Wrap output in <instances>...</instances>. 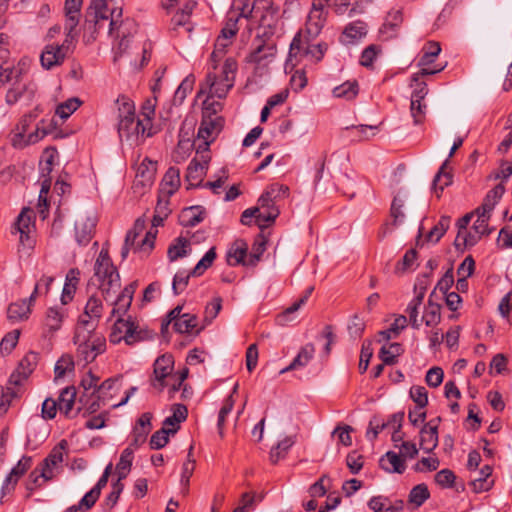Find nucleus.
I'll return each instance as SVG.
<instances>
[{
  "mask_svg": "<svg viewBox=\"0 0 512 512\" xmlns=\"http://www.w3.org/2000/svg\"><path fill=\"white\" fill-rule=\"evenodd\" d=\"M216 258L215 248H210L202 259L197 263L194 269L191 271L192 276H200L203 272L208 269Z\"/></svg>",
  "mask_w": 512,
  "mask_h": 512,
  "instance_id": "nucleus-48",
  "label": "nucleus"
},
{
  "mask_svg": "<svg viewBox=\"0 0 512 512\" xmlns=\"http://www.w3.org/2000/svg\"><path fill=\"white\" fill-rule=\"evenodd\" d=\"M198 320L195 315L184 313L179 319H176L173 328L178 333H193L197 328Z\"/></svg>",
  "mask_w": 512,
  "mask_h": 512,
  "instance_id": "nucleus-37",
  "label": "nucleus"
},
{
  "mask_svg": "<svg viewBox=\"0 0 512 512\" xmlns=\"http://www.w3.org/2000/svg\"><path fill=\"white\" fill-rule=\"evenodd\" d=\"M205 213L202 206L184 208L180 214V223L184 227H194L204 220Z\"/></svg>",
  "mask_w": 512,
  "mask_h": 512,
  "instance_id": "nucleus-25",
  "label": "nucleus"
},
{
  "mask_svg": "<svg viewBox=\"0 0 512 512\" xmlns=\"http://www.w3.org/2000/svg\"><path fill=\"white\" fill-rule=\"evenodd\" d=\"M73 52V45L63 41L62 44H46L40 54V63L43 69L51 70L61 66L68 54Z\"/></svg>",
  "mask_w": 512,
  "mask_h": 512,
  "instance_id": "nucleus-7",
  "label": "nucleus"
},
{
  "mask_svg": "<svg viewBox=\"0 0 512 512\" xmlns=\"http://www.w3.org/2000/svg\"><path fill=\"white\" fill-rule=\"evenodd\" d=\"M118 106V134L121 141L125 140L130 146L143 143L145 137L152 135L144 121L136 119L134 102L127 96L120 95Z\"/></svg>",
  "mask_w": 512,
  "mask_h": 512,
  "instance_id": "nucleus-1",
  "label": "nucleus"
},
{
  "mask_svg": "<svg viewBox=\"0 0 512 512\" xmlns=\"http://www.w3.org/2000/svg\"><path fill=\"white\" fill-rule=\"evenodd\" d=\"M430 496L427 485L418 484L409 493V502L421 506Z\"/></svg>",
  "mask_w": 512,
  "mask_h": 512,
  "instance_id": "nucleus-46",
  "label": "nucleus"
},
{
  "mask_svg": "<svg viewBox=\"0 0 512 512\" xmlns=\"http://www.w3.org/2000/svg\"><path fill=\"white\" fill-rule=\"evenodd\" d=\"M73 342L77 346L78 357L86 363L93 362L106 350V339L96 330L76 327Z\"/></svg>",
  "mask_w": 512,
  "mask_h": 512,
  "instance_id": "nucleus-3",
  "label": "nucleus"
},
{
  "mask_svg": "<svg viewBox=\"0 0 512 512\" xmlns=\"http://www.w3.org/2000/svg\"><path fill=\"white\" fill-rule=\"evenodd\" d=\"M134 455V448L128 446L125 448L120 456L119 462L117 463L116 469L118 473V480H123L127 477L128 472L131 468L133 456Z\"/></svg>",
  "mask_w": 512,
  "mask_h": 512,
  "instance_id": "nucleus-36",
  "label": "nucleus"
},
{
  "mask_svg": "<svg viewBox=\"0 0 512 512\" xmlns=\"http://www.w3.org/2000/svg\"><path fill=\"white\" fill-rule=\"evenodd\" d=\"M328 0H313L312 9L308 15L307 31L310 34H317L325 21L324 6L330 4Z\"/></svg>",
  "mask_w": 512,
  "mask_h": 512,
  "instance_id": "nucleus-17",
  "label": "nucleus"
},
{
  "mask_svg": "<svg viewBox=\"0 0 512 512\" xmlns=\"http://www.w3.org/2000/svg\"><path fill=\"white\" fill-rule=\"evenodd\" d=\"M16 232H35L34 211L29 207H24L17 217L14 224Z\"/></svg>",
  "mask_w": 512,
  "mask_h": 512,
  "instance_id": "nucleus-31",
  "label": "nucleus"
},
{
  "mask_svg": "<svg viewBox=\"0 0 512 512\" xmlns=\"http://www.w3.org/2000/svg\"><path fill=\"white\" fill-rule=\"evenodd\" d=\"M310 42L304 39L300 33L296 34L293 38L288 55V62L292 63V66L297 65L301 60H306L307 44Z\"/></svg>",
  "mask_w": 512,
  "mask_h": 512,
  "instance_id": "nucleus-21",
  "label": "nucleus"
},
{
  "mask_svg": "<svg viewBox=\"0 0 512 512\" xmlns=\"http://www.w3.org/2000/svg\"><path fill=\"white\" fill-rule=\"evenodd\" d=\"M200 154V159L193 158L187 167L185 177L189 187L198 186L202 182L203 177L205 176L206 171L208 169L210 156L208 155V153Z\"/></svg>",
  "mask_w": 512,
  "mask_h": 512,
  "instance_id": "nucleus-12",
  "label": "nucleus"
},
{
  "mask_svg": "<svg viewBox=\"0 0 512 512\" xmlns=\"http://www.w3.org/2000/svg\"><path fill=\"white\" fill-rule=\"evenodd\" d=\"M417 259V251L415 249H409L404 254L401 261H399L395 267L396 273H404L412 267Z\"/></svg>",
  "mask_w": 512,
  "mask_h": 512,
  "instance_id": "nucleus-58",
  "label": "nucleus"
},
{
  "mask_svg": "<svg viewBox=\"0 0 512 512\" xmlns=\"http://www.w3.org/2000/svg\"><path fill=\"white\" fill-rule=\"evenodd\" d=\"M236 71V61L232 58H227L219 77L213 73H208L205 84L201 87L199 94L208 91L210 97H217L219 99L226 97L234 85Z\"/></svg>",
  "mask_w": 512,
  "mask_h": 512,
  "instance_id": "nucleus-4",
  "label": "nucleus"
},
{
  "mask_svg": "<svg viewBox=\"0 0 512 512\" xmlns=\"http://www.w3.org/2000/svg\"><path fill=\"white\" fill-rule=\"evenodd\" d=\"M38 360V354L35 352H29L26 356L21 360L19 368L22 370L20 373L23 374L24 377H27L34 370Z\"/></svg>",
  "mask_w": 512,
  "mask_h": 512,
  "instance_id": "nucleus-61",
  "label": "nucleus"
},
{
  "mask_svg": "<svg viewBox=\"0 0 512 512\" xmlns=\"http://www.w3.org/2000/svg\"><path fill=\"white\" fill-rule=\"evenodd\" d=\"M119 387H117L116 379H107L97 388V394L99 398H102L103 401H107L111 399L115 392H117Z\"/></svg>",
  "mask_w": 512,
  "mask_h": 512,
  "instance_id": "nucleus-50",
  "label": "nucleus"
},
{
  "mask_svg": "<svg viewBox=\"0 0 512 512\" xmlns=\"http://www.w3.org/2000/svg\"><path fill=\"white\" fill-rule=\"evenodd\" d=\"M75 398V387L68 386L62 389L57 401L59 411L69 417L75 403Z\"/></svg>",
  "mask_w": 512,
  "mask_h": 512,
  "instance_id": "nucleus-27",
  "label": "nucleus"
},
{
  "mask_svg": "<svg viewBox=\"0 0 512 512\" xmlns=\"http://www.w3.org/2000/svg\"><path fill=\"white\" fill-rule=\"evenodd\" d=\"M404 352L400 343H390L382 346L379 351V357L386 365H393L397 362V358Z\"/></svg>",
  "mask_w": 512,
  "mask_h": 512,
  "instance_id": "nucleus-34",
  "label": "nucleus"
},
{
  "mask_svg": "<svg viewBox=\"0 0 512 512\" xmlns=\"http://www.w3.org/2000/svg\"><path fill=\"white\" fill-rule=\"evenodd\" d=\"M178 431L177 428H167L162 427L160 430L156 431L150 438V447L151 449H161L165 447V445L169 441V435L175 434Z\"/></svg>",
  "mask_w": 512,
  "mask_h": 512,
  "instance_id": "nucleus-40",
  "label": "nucleus"
},
{
  "mask_svg": "<svg viewBox=\"0 0 512 512\" xmlns=\"http://www.w3.org/2000/svg\"><path fill=\"white\" fill-rule=\"evenodd\" d=\"M74 362L69 356H62L55 364L54 373L55 380L62 378L66 372L72 371Z\"/></svg>",
  "mask_w": 512,
  "mask_h": 512,
  "instance_id": "nucleus-57",
  "label": "nucleus"
},
{
  "mask_svg": "<svg viewBox=\"0 0 512 512\" xmlns=\"http://www.w3.org/2000/svg\"><path fill=\"white\" fill-rule=\"evenodd\" d=\"M136 284L131 283L127 285L121 293L118 295V297L112 301V304L114 305L112 311H111V317L118 316L122 317L126 314L128 309L131 306L133 295L135 292Z\"/></svg>",
  "mask_w": 512,
  "mask_h": 512,
  "instance_id": "nucleus-18",
  "label": "nucleus"
},
{
  "mask_svg": "<svg viewBox=\"0 0 512 512\" xmlns=\"http://www.w3.org/2000/svg\"><path fill=\"white\" fill-rule=\"evenodd\" d=\"M447 165L448 159L441 165L432 182V189L437 194V197H440L444 188L452 182V175L446 171Z\"/></svg>",
  "mask_w": 512,
  "mask_h": 512,
  "instance_id": "nucleus-35",
  "label": "nucleus"
},
{
  "mask_svg": "<svg viewBox=\"0 0 512 512\" xmlns=\"http://www.w3.org/2000/svg\"><path fill=\"white\" fill-rule=\"evenodd\" d=\"M80 104L81 101L78 98H70L57 106L56 114L62 119H67L79 108Z\"/></svg>",
  "mask_w": 512,
  "mask_h": 512,
  "instance_id": "nucleus-49",
  "label": "nucleus"
},
{
  "mask_svg": "<svg viewBox=\"0 0 512 512\" xmlns=\"http://www.w3.org/2000/svg\"><path fill=\"white\" fill-rule=\"evenodd\" d=\"M94 277L106 301H109L121 288L120 275L113 265L107 249L102 248L94 265Z\"/></svg>",
  "mask_w": 512,
  "mask_h": 512,
  "instance_id": "nucleus-2",
  "label": "nucleus"
},
{
  "mask_svg": "<svg viewBox=\"0 0 512 512\" xmlns=\"http://www.w3.org/2000/svg\"><path fill=\"white\" fill-rule=\"evenodd\" d=\"M68 317V309L65 305H56L49 307L45 313L44 328L48 333H55L61 327L65 319Z\"/></svg>",
  "mask_w": 512,
  "mask_h": 512,
  "instance_id": "nucleus-15",
  "label": "nucleus"
},
{
  "mask_svg": "<svg viewBox=\"0 0 512 512\" xmlns=\"http://www.w3.org/2000/svg\"><path fill=\"white\" fill-rule=\"evenodd\" d=\"M125 328H126V319H124L122 317H118L111 328V332L109 334V341L112 344H119L121 341H124Z\"/></svg>",
  "mask_w": 512,
  "mask_h": 512,
  "instance_id": "nucleus-47",
  "label": "nucleus"
},
{
  "mask_svg": "<svg viewBox=\"0 0 512 512\" xmlns=\"http://www.w3.org/2000/svg\"><path fill=\"white\" fill-rule=\"evenodd\" d=\"M102 314V301L100 298L93 295L88 299L83 314L79 316L76 327L85 328L90 331L96 330Z\"/></svg>",
  "mask_w": 512,
  "mask_h": 512,
  "instance_id": "nucleus-8",
  "label": "nucleus"
},
{
  "mask_svg": "<svg viewBox=\"0 0 512 512\" xmlns=\"http://www.w3.org/2000/svg\"><path fill=\"white\" fill-rule=\"evenodd\" d=\"M456 476L454 472L450 469H443L436 473L435 475V482L443 487V488H450L454 485Z\"/></svg>",
  "mask_w": 512,
  "mask_h": 512,
  "instance_id": "nucleus-60",
  "label": "nucleus"
},
{
  "mask_svg": "<svg viewBox=\"0 0 512 512\" xmlns=\"http://www.w3.org/2000/svg\"><path fill=\"white\" fill-rule=\"evenodd\" d=\"M33 302L22 300L9 305L7 317L12 322L26 320L30 314V305Z\"/></svg>",
  "mask_w": 512,
  "mask_h": 512,
  "instance_id": "nucleus-28",
  "label": "nucleus"
},
{
  "mask_svg": "<svg viewBox=\"0 0 512 512\" xmlns=\"http://www.w3.org/2000/svg\"><path fill=\"white\" fill-rule=\"evenodd\" d=\"M435 291H433L428 299V304L425 308L424 314L421 318L422 322H425L427 326H435L441 320V306L437 303L433 302V296Z\"/></svg>",
  "mask_w": 512,
  "mask_h": 512,
  "instance_id": "nucleus-32",
  "label": "nucleus"
},
{
  "mask_svg": "<svg viewBox=\"0 0 512 512\" xmlns=\"http://www.w3.org/2000/svg\"><path fill=\"white\" fill-rule=\"evenodd\" d=\"M240 19L241 18H239L234 12L229 10L227 12L225 25L222 28L221 33L230 38H233L239 30L238 22Z\"/></svg>",
  "mask_w": 512,
  "mask_h": 512,
  "instance_id": "nucleus-51",
  "label": "nucleus"
},
{
  "mask_svg": "<svg viewBox=\"0 0 512 512\" xmlns=\"http://www.w3.org/2000/svg\"><path fill=\"white\" fill-rule=\"evenodd\" d=\"M188 240L184 237H178L175 239L167 251V255L170 261H176L178 258L184 257L187 254L186 247Z\"/></svg>",
  "mask_w": 512,
  "mask_h": 512,
  "instance_id": "nucleus-43",
  "label": "nucleus"
},
{
  "mask_svg": "<svg viewBox=\"0 0 512 512\" xmlns=\"http://www.w3.org/2000/svg\"><path fill=\"white\" fill-rule=\"evenodd\" d=\"M32 465L31 457L23 456L15 467L12 468L10 474L6 477L2 486V494L10 492L14 489L18 479L23 476Z\"/></svg>",
  "mask_w": 512,
  "mask_h": 512,
  "instance_id": "nucleus-19",
  "label": "nucleus"
},
{
  "mask_svg": "<svg viewBox=\"0 0 512 512\" xmlns=\"http://www.w3.org/2000/svg\"><path fill=\"white\" fill-rule=\"evenodd\" d=\"M380 51L379 46L375 44L369 45L361 54L360 64L364 67H371Z\"/></svg>",
  "mask_w": 512,
  "mask_h": 512,
  "instance_id": "nucleus-64",
  "label": "nucleus"
},
{
  "mask_svg": "<svg viewBox=\"0 0 512 512\" xmlns=\"http://www.w3.org/2000/svg\"><path fill=\"white\" fill-rule=\"evenodd\" d=\"M380 467L389 473H403L406 469L405 461L393 451H388L379 461Z\"/></svg>",
  "mask_w": 512,
  "mask_h": 512,
  "instance_id": "nucleus-24",
  "label": "nucleus"
},
{
  "mask_svg": "<svg viewBox=\"0 0 512 512\" xmlns=\"http://www.w3.org/2000/svg\"><path fill=\"white\" fill-rule=\"evenodd\" d=\"M492 474V467L490 465H484L479 473V477L475 478L470 482V486L472 487L475 493H480L484 491H488L493 486V480H489V477Z\"/></svg>",
  "mask_w": 512,
  "mask_h": 512,
  "instance_id": "nucleus-30",
  "label": "nucleus"
},
{
  "mask_svg": "<svg viewBox=\"0 0 512 512\" xmlns=\"http://www.w3.org/2000/svg\"><path fill=\"white\" fill-rule=\"evenodd\" d=\"M410 397L420 409L425 408L428 404L427 390L423 386H412L410 388Z\"/></svg>",
  "mask_w": 512,
  "mask_h": 512,
  "instance_id": "nucleus-56",
  "label": "nucleus"
},
{
  "mask_svg": "<svg viewBox=\"0 0 512 512\" xmlns=\"http://www.w3.org/2000/svg\"><path fill=\"white\" fill-rule=\"evenodd\" d=\"M247 250L248 246L244 241H236L227 252V263L230 266L244 264Z\"/></svg>",
  "mask_w": 512,
  "mask_h": 512,
  "instance_id": "nucleus-33",
  "label": "nucleus"
},
{
  "mask_svg": "<svg viewBox=\"0 0 512 512\" xmlns=\"http://www.w3.org/2000/svg\"><path fill=\"white\" fill-rule=\"evenodd\" d=\"M180 184V170L176 167H170L162 179L160 190H165L166 194L173 195Z\"/></svg>",
  "mask_w": 512,
  "mask_h": 512,
  "instance_id": "nucleus-29",
  "label": "nucleus"
},
{
  "mask_svg": "<svg viewBox=\"0 0 512 512\" xmlns=\"http://www.w3.org/2000/svg\"><path fill=\"white\" fill-rule=\"evenodd\" d=\"M21 72L13 67L0 65V89L3 88L7 83L14 80L20 79Z\"/></svg>",
  "mask_w": 512,
  "mask_h": 512,
  "instance_id": "nucleus-54",
  "label": "nucleus"
},
{
  "mask_svg": "<svg viewBox=\"0 0 512 512\" xmlns=\"http://www.w3.org/2000/svg\"><path fill=\"white\" fill-rule=\"evenodd\" d=\"M194 78L191 76L186 77L181 84L178 86L174 94V100L180 103L187 97L193 89Z\"/></svg>",
  "mask_w": 512,
  "mask_h": 512,
  "instance_id": "nucleus-63",
  "label": "nucleus"
},
{
  "mask_svg": "<svg viewBox=\"0 0 512 512\" xmlns=\"http://www.w3.org/2000/svg\"><path fill=\"white\" fill-rule=\"evenodd\" d=\"M440 417L436 420H430L420 430V449L425 453H431L438 445V422Z\"/></svg>",
  "mask_w": 512,
  "mask_h": 512,
  "instance_id": "nucleus-14",
  "label": "nucleus"
},
{
  "mask_svg": "<svg viewBox=\"0 0 512 512\" xmlns=\"http://www.w3.org/2000/svg\"><path fill=\"white\" fill-rule=\"evenodd\" d=\"M223 118L213 115H203L197 133V154L208 153L210 144L216 139L223 127Z\"/></svg>",
  "mask_w": 512,
  "mask_h": 512,
  "instance_id": "nucleus-6",
  "label": "nucleus"
},
{
  "mask_svg": "<svg viewBox=\"0 0 512 512\" xmlns=\"http://www.w3.org/2000/svg\"><path fill=\"white\" fill-rule=\"evenodd\" d=\"M157 163L145 158L138 165L136 170V177L134 180V187L141 186L143 188L150 187L155 179L157 170Z\"/></svg>",
  "mask_w": 512,
  "mask_h": 512,
  "instance_id": "nucleus-16",
  "label": "nucleus"
},
{
  "mask_svg": "<svg viewBox=\"0 0 512 512\" xmlns=\"http://www.w3.org/2000/svg\"><path fill=\"white\" fill-rule=\"evenodd\" d=\"M435 61V57H429V55L423 53L419 59L418 65L421 67L419 74L422 76L433 75L444 69V66L431 67V64Z\"/></svg>",
  "mask_w": 512,
  "mask_h": 512,
  "instance_id": "nucleus-52",
  "label": "nucleus"
},
{
  "mask_svg": "<svg viewBox=\"0 0 512 512\" xmlns=\"http://www.w3.org/2000/svg\"><path fill=\"white\" fill-rule=\"evenodd\" d=\"M264 193L265 197L269 196L274 201H277L288 196L289 188L283 184L274 183L268 186Z\"/></svg>",
  "mask_w": 512,
  "mask_h": 512,
  "instance_id": "nucleus-62",
  "label": "nucleus"
},
{
  "mask_svg": "<svg viewBox=\"0 0 512 512\" xmlns=\"http://www.w3.org/2000/svg\"><path fill=\"white\" fill-rule=\"evenodd\" d=\"M174 367V359L171 354H163L159 356L154 362V379L152 386L162 391L168 386L167 378H172V371Z\"/></svg>",
  "mask_w": 512,
  "mask_h": 512,
  "instance_id": "nucleus-9",
  "label": "nucleus"
},
{
  "mask_svg": "<svg viewBox=\"0 0 512 512\" xmlns=\"http://www.w3.org/2000/svg\"><path fill=\"white\" fill-rule=\"evenodd\" d=\"M481 235L470 231H465L463 233H457L456 239L454 241V245L458 250H464L467 247H472L478 243L481 239Z\"/></svg>",
  "mask_w": 512,
  "mask_h": 512,
  "instance_id": "nucleus-41",
  "label": "nucleus"
},
{
  "mask_svg": "<svg viewBox=\"0 0 512 512\" xmlns=\"http://www.w3.org/2000/svg\"><path fill=\"white\" fill-rule=\"evenodd\" d=\"M53 281V276H42L39 282L36 283L34 291L29 297V301L34 302L38 295L47 294L50 290V286L53 283Z\"/></svg>",
  "mask_w": 512,
  "mask_h": 512,
  "instance_id": "nucleus-55",
  "label": "nucleus"
},
{
  "mask_svg": "<svg viewBox=\"0 0 512 512\" xmlns=\"http://www.w3.org/2000/svg\"><path fill=\"white\" fill-rule=\"evenodd\" d=\"M95 220L87 217L81 219L75 224V238L79 245L86 246L94 235Z\"/></svg>",
  "mask_w": 512,
  "mask_h": 512,
  "instance_id": "nucleus-20",
  "label": "nucleus"
},
{
  "mask_svg": "<svg viewBox=\"0 0 512 512\" xmlns=\"http://www.w3.org/2000/svg\"><path fill=\"white\" fill-rule=\"evenodd\" d=\"M171 196L172 195L166 194L165 190H159L158 200L154 213L160 214L161 216H169L171 213V209L169 207Z\"/></svg>",
  "mask_w": 512,
  "mask_h": 512,
  "instance_id": "nucleus-59",
  "label": "nucleus"
},
{
  "mask_svg": "<svg viewBox=\"0 0 512 512\" xmlns=\"http://www.w3.org/2000/svg\"><path fill=\"white\" fill-rule=\"evenodd\" d=\"M504 192L505 187L503 184L496 185L486 194L483 203L475 210V213L481 212L491 217V212L493 211L499 200L502 198Z\"/></svg>",
  "mask_w": 512,
  "mask_h": 512,
  "instance_id": "nucleus-22",
  "label": "nucleus"
},
{
  "mask_svg": "<svg viewBox=\"0 0 512 512\" xmlns=\"http://www.w3.org/2000/svg\"><path fill=\"white\" fill-rule=\"evenodd\" d=\"M315 353V347L313 344L308 343L301 348L297 356L293 359V361L287 367L280 370V374H284L286 372L297 370L299 368L305 367L310 360L313 358Z\"/></svg>",
  "mask_w": 512,
  "mask_h": 512,
  "instance_id": "nucleus-23",
  "label": "nucleus"
},
{
  "mask_svg": "<svg viewBox=\"0 0 512 512\" xmlns=\"http://www.w3.org/2000/svg\"><path fill=\"white\" fill-rule=\"evenodd\" d=\"M280 211L278 208H271V209H261L259 208V212L257 214V224L258 226L263 229L265 227L270 226L272 223L275 222L276 218L278 217Z\"/></svg>",
  "mask_w": 512,
  "mask_h": 512,
  "instance_id": "nucleus-45",
  "label": "nucleus"
},
{
  "mask_svg": "<svg viewBox=\"0 0 512 512\" xmlns=\"http://www.w3.org/2000/svg\"><path fill=\"white\" fill-rule=\"evenodd\" d=\"M451 218L442 216L438 223L427 234V240L437 243L450 226Z\"/></svg>",
  "mask_w": 512,
  "mask_h": 512,
  "instance_id": "nucleus-44",
  "label": "nucleus"
},
{
  "mask_svg": "<svg viewBox=\"0 0 512 512\" xmlns=\"http://www.w3.org/2000/svg\"><path fill=\"white\" fill-rule=\"evenodd\" d=\"M307 51H306V60L310 63H317L319 62L323 56L324 53L327 50L326 44H307Z\"/></svg>",
  "mask_w": 512,
  "mask_h": 512,
  "instance_id": "nucleus-53",
  "label": "nucleus"
},
{
  "mask_svg": "<svg viewBox=\"0 0 512 512\" xmlns=\"http://www.w3.org/2000/svg\"><path fill=\"white\" fill-rule=\"evenodd\" d=\"M36 89V84L32 81L22 83L20 79L16 80L13 86L7 91L5 101L8 105H13L24 98L30 103L34 99Z\"/></svg>",
  "mask_w": 512,
  "mask_h": 512,
  "instance_id": "nucleus-13",
  "label": "nucleus"
},
{
  "mask_svg": "<svg viewBox=\"0 0 512 512\" xmlns=\"http://www.w3.org/2000/svg\"><path fill=\"white\" fill-rule=\"evenodd\" d=\"M295 442L296 436H286L283 440L273 446L269 453L271 463L277 464L281 459H284Z\"/></svg>",
  "mask_w": 512,
  "mask_h": 512,
  "instance_id": "nucleus-26",
  "label": "nucleus"
},
{
  "mask_svg": "<svg viewBox=\"0 0 512 512\" xmlns=\"http://www.w3.org/2000/svg\"><path fill=\"white\" fill-rule=\"evenodd\" d=\"M122 14L120 9L118 12L113 10L109 12L106 0H92L85 14V28L97 32L102 27V22L110 18V33L117 28L118 20Z\"/></svg>",
  "mask_w": 512,
  "mask_h": 512,
  "instance_id": "nucleus-5",
  "label": "nucleus"
},
{
  "mask_svg": "<svg viewBox=\"0 0 512 512\" xmlns=\"http://www.w3.org/2000/svg\"><path fill=\"white\" fill-rule=\"evenodd\" d=\"M66 445L67 442L62 440L44 460L40 473L37 474L36 471H33L30 474V478L33 479L34 483H37L38 478L40 477L44 478L45 481L50 480L53 477V468L63 461V450L66 448Z\"/></svg>",
  "mask_w": 512,
  "mask_h": 512,
  "instance_id": "nucleus-11",
  "label": "nucleus"
},
{
  "mask_svg": "<svg viewBox=\"0 0 512 512\" xmlns=\"http://www.w3.org/2000/svg\"><path fill=\"white\" fill-rule=\"evenodd\" d=\"M255 8V0H234L230 11L241 19H250Z\"/></svg>",
  "mask_w": 512,
  "mask_h": 512,
  "instance_id": "nucleus-39",
  "label": "nucleus"
},
{
  "mask_svg": "<svg viewBox=\"0 0 512 512\" xmlns=\"http://www.w3.org/2000/svg\"><path fill=\"white\" fill-rule=\"evenodd\" d=\"M80 15L76 14H67L65 13V24H64V31H65V42L70 43L73 45V43L77 40L78 32L76 30L78 24H79Z\"/></svg>",
  "mask_w": 512,
  "mask_h": 512,
  "instance_id": "nucleus-38",
  "label": "nucleus"
},
{
  "mask_svg": "<svg viewBox=\"0 0 512 512\" xmlns=\"http://www.w3.org/2000/svg\"><path fill=\"white\" fill-rule=\"evenodd\" d=\"M125 344L132 346L140 342L152 340L155 336L153 330L149 329L147 326L140 324L139 321L128 316L126 319V328H125Z\"/></svg>",
  "mask_w": 512,
  "mask_h": 512,
  "instance_id": "nucleus-10",
  "label": "nucleus"
},
{
  "mask_svg": "<svg viewBox=\"0 0 512 512\" xmlns=\"http://www.w3.org/2000/svg\"><path fill=\"white\" fill-rule=\"evenodd\" d=\"M333 94L337 98L351 100L358 94V84L356 81H347L335 87Z\"/></svg>",
  "mask_w": 512,
  "mask_h": 512,
  "instance_id": "nucleus-42",
  "label": "nucleus"
}]
</instances>
